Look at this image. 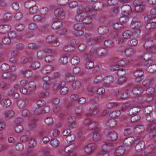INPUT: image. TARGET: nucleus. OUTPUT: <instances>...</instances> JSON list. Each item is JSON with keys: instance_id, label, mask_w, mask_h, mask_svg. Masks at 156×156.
Returning a JSON list of instances; mask_svg holds the SVG:
<instances>
[{"instance_id": "nucleus-62", "label": "nucleus", "mask_w": 156, "mask_h": 156, "mask_svg": "<svg viewBox=\"0 0 156 156\" xmlns=\"http://www.w3.org/2000/svg\"><path fill=\"white\" fill-rule=\"evenodd\" d=\"M15 131L18 133H21L23 130V126L21 125H16L15 127Z\"/></svg>"}, {"instance_id": "nucleus-31", "label": "nucleus", "mask_w": 156, "mask_h": 156, "mask_svg": "<svg viewBox=\"0 0 156 156\" xmlns=\"http://www.w3.org/2000/svg\"><path fill=\"white\" fill-rule=\"evenodd\" d=\"M153 83L152 79H146L142 82L143 86L146 88L149 87Z\"/></svg>"}, {"instance_id": "nucleus-35", "label": "nucleus", "mask_w": 156, "mask_h": 156, "mask_svg": "<svg viewBox=\"0 0 156 156\" xmlns=\"http://www.w3.org/2000/svg\"><path fill=\"white\" fill-rule=\"evenodd\" d=\"M50 143L51 145L54 147H58L60 144L59 141L55 138L51 139Z\"/></svg>"}, {"instance_id": "nucleus-14", "label": "nucleus", "mask_w": 156, "mask_h": 156, "mask_svg": "<svg viewBox=\"0 0 156 156\" xmlns=\"http://www.w3.org/2000/svg\"><path fill=\"white\" fill-rule=\"evenodd\" d=\"M98 33L101 35H104L107 34L109 31L108 27L102 26L99 27L97 29Z\"/></svg>"}, {"instance_id": "nucleus-33", "label": "nucleus", "mask_w": 156, "mask_h": 156, "mask_svg": "<svg viewBox=\"0 0 156 156\" xmlns=\"http://www.w3.org/2000/svg\"><path fill=\"white\" fill-rule=\"evenodd\" d=\"M143 90L141 87H134L132 90L133 93L136 95L140 94L143 92Z\"/></svg>"}, {"instance_id": "nucleus-61", "label": "nucleus", "mask_w": 156, "mask_h": 156, "mask_svg": "<svg viewBox=\"0 0 156 156\" xmlns=\"http://www.w3.org/2000/svg\"><path fill=\"white\" fill-rule=\"evenodd\" d=\"M48 26V25L46 24L40 27L38 29L39 32L43 33L47 32L48 29L47 27Z\"/></svg>"}, {"instance_id": "nucleus-51", "label": "nucleus", "mask_w": 156, "mask_h": 156, "mask_svg": "<svg viewBox=\"0 0 156 156\" xmlns=\"http://www.w3.org/2000/svg\"><path fill=\"white\" fill-rule=\"evenodd\" d=\"M40 66V63L38 62H33L30 67L34 70L39 68Z\"/></svg>"}, {"instance_id": "nucleus-41", "label": "nucleus", "mask_w": 156, "mask_h": 156, "mask_svg": "<svg viewBox=\"0 0 156 156\" xmlns=\"http://www.w3.org/2000/svg\"><path fill=\"white\" fill-rule=\"evenodd\" d=\"M80 61V58L77 56L73 57L71 60V62L73 65H76L79 64Z\"/></svg>"}, {"instance_id": "nucleus-50", "label": "nucleus", "mask_w": 156, "mask_h": 156, "mask_svg": "<svg viewBox=\"0 0 156 156\" xmlns=\"http://www.w3.org/2000/svg\"><path fill=\"white\" fill-rule=\"evenodd\" d=\"M92 21V18L90 16H84L83 22L85 24H89Z\"/></svg>"}, {"instance_id": "nucleus-12", "label": "nucleus", "mask_w": 156, "mask_h": 156, "mask_svg": "<svg viewBox=\"0 0 156 156\" xmlns=\"http://www.w3.org/2000/svg\"><path fill=\"white\" fill-rule=\"evenodd\" d=\"M8 37L11 39H16L17 40H20L22 39V36L20 34H17L15 31H11L8 34Z\"/></svg>"}, {"instance_id": "nucleus-21", "label": "nucleus", "mask_w": 156, "mask_h": 156, "mask_svg": "<svg viewBox=\"0 0 156 156\" xmlns=\"http://www.w3.org/2000/svg\"><path fill=\"white\" fill-rule=\"evenodd\" d=\"M117 124L116 120L114 119H109L106 122V125L109 127H113L115 126Z\"/></svg>"}, {"instance_id": "nucleus-49", "label": "nucleus", "mask_w": 156, "mask_h": 156, "mask_svg": "<svg viewBox=\"0 0 156 156\" xmlns=\"http://www.w3.org/2000/svg\"><path fill=\"white\" fill-rule=\"evenodd\" d=\"M125 54L128 57L133 55L134 54V50L131 48L126 49L125 51Z\"/></svg>"}, {"instance_id": "nucleus-27", "label": "nucleus", "mask_w": 156, "mask_h": 156, "mask_svg": "<svg viewBox=\"0 0 156 156\" xmlns=\"http://www.w3.org/2000/svg\"><path fill=\"white\" fill-rule=\"evenodd\" d=\"M144 130V126L139 125L135 127L134 129V132L136 134H140Z\"/></svg>"}, {"instance_id": "nucleus-53", "label": "nucleus", "mask_w": 156, "mask_h": 156, "mask_svg": "<svg viewBox=\"0 0 156 156\" xmlns=\"http://www.w3.org/2000/svg\"><path fill=\"white\" fill-rule=\"evenodd\" d=\"M46 56V54L44 50H40L37 53V57L40 59L44 58Z\"/></svg>"}, {"instance_id": "nucleus-46", "label": "nucleus", "mask_w": 156, "mask_h": 156, "mask_svg": "<svg viewBox=\"0 0 156 156\" xmlns=\"http://www.w3.org/2000/svg\"><path fill=\"white\" fill-rule=\"evenodd\" d=\"M75 138L76 137L75 135L73 133H71L69 135L66 136V140L67 142L70 143L74 141Z\"/></svg>"}, {"instance_id": "nucleus-56", "label": "nucleus", "mask_w": 156, "mask_h": 156, "mask_svg": "<svg viewBox=\"0 0 156 156\" xmlns=\"http://www.w3.org/2000/svg\"><path fill=\"white\" fill-rule=\"evenodd\" d=\"M113 27L115 30H119L123 28L124 26L123 24H122L121 23L118 22L113 24Z\"/></svg>"}, {"instance_id": "nucleus-48", "label": "nucleus", "mask_w": 156, "mask_h": 156, "mask_svg": "<svg viewBox=\"0 0 156 156\" xmlns=\"http://www.w3.org/2000/svg\"><path fill=\"white\" fill-rule=\"evenodd\" d=\"M98 125V123L96 121H93V120L91 122L88 126V128L90 130L93 129L97 126Z\"/></svg>"}, {"instance_id": "nucleus-23", "label": "nucleus", "mask_w": 156, "mask_h": 156, "mask_svg": "<svg viewBox=\"0 0 156 156\" xmlns=\"http://www.w3.org/2000/svg\"><path fill=\"white\" fill-rule=\"evenodd\" d=\"M26 99H20L17 102V105L20 109H23L26 107Z\"/></svg>"}, {"instance_id": "nucleus-16", "label": "nucleus", "mask_w": 156, "mask_h": 156, "mask_svg": "<svg viewBox=\"0 0 156 156\" xmlns=\"http://www.w3.org/2000/svg\"><path fill=\"white\" fill-rule=\"evenodd\" d=\"M135 139L133 137H129L126 138L123 141V144L125 145L131 146L134 142Z\"/></svg>"}, {"instance_id": "nucleus-11", "label": "nucleus", "mask_w": 156, "mask_h": 156, "mask_svg": "<svg viewBox=\"0 0 156 156\" xmlns=\"http://www.w3.org/2000/svg\"><path fill=\"white\" fill-rule=\"evenodd\" d=\"M21 73L25 77H30L33 75V71L30 69H27L25 68H23L20 71Z\"/></svg>"}, {"instance_id": "nucleus-55", "label": "nucleus", "mask_w": 156, "mask_h": 156, "mask_svg": "<svg viewBox=\"0 0 156 156\" xmlns=\"http://www.w3.org/2000/svg\"><path fill=\"white\" fill-rule=\"evenodd\" d=\"M104 80V78L101 75L97 76L94 80V83L95 84H98L101 83Z\"/></svg>"}, {"instance_id": "nucleus-60", "label": "nucleus", "mask_w": 156, "mask_h": 156, "mask_svg": "<svg viewBox=\"0 0 156 156\" xmlns=\"http://www.w3.org/2000/svg\"><path fill=\"white\" fill-rule=\"evenodd\" d=\"M51 71V68L49 66H46L44 67L41 70L42 72L44 74H46L50 73Z\"/></svg>"}, {"instance_id": "nucleus-4", "label": "nucleus", "mask_w": 156, "mask_h": 156, "mask_svg": "<svg viewBox=\"0 0 156 156\" xmlns=\"http://www.w3.org/2000/svg\"><path fill=\"white\" fill-rule=\"evenodd\" d=\"M54 14L58 19H63L65 17L66 13L62 8H58L54 12Z\"/></svg>"}, {"instance_id": "nucleus-6", "label": "nucleus", "mask_w": 156, "mask_h": 156, "mask_svg": "<svg viewBox=\"0 0 156 156\" xmlns=\"http://www.w3.org/2000/svg\"><path fill=\"white\" fill-rule=\"evenodd\" d=\"M133 5L136 11L137 12H142L144 10L145 6L142 3H140L137 0L133 1Z\"/></svg>"}, {"instance_id": "nucleus-26", "label": "nucleus", "mask_w": 156, "mask_h": 156, "mask_svg": "<svg viewBox=\"0 0 156 156\" xmlns=\"http://www.w3.org/2000/svg\"><path fill=\"white\" fill-rule=\"evenodd\" d=\"M65 80L68 82L73 81L75 79L74 76L69 73H66L65 74Z\"/></svg>"}, {"instance_id": "nucleus-34", "label": "nucleus", "mask_w": 156, "mask_h": 156, "mask_svg": "<svg viewBox=\"0 0 156 156\" xmlns=\"http://www.w3.org/2000/svg\"><path fill=\"white\" fill-rule=\"evenodd\" d=\"M132 35H133V33L129 30H127L122 33L123 38L126 39H130Z\"/></svg>"}, {"instance_id": "nucleus-1", "label": "nucleus", "mask_w": 156, "mask_h": 156, "mask_svg": "<svg viewBox=\"0 0 156 156\" xmlns=\"http://www.w3.org/2000/svg\"><path fill=\"white\" fill-rule=\"evenodd\" d=\"M46 41L51 46L57 47L59 45L60 42L58 41L54 34L48 35L46 38Z\"/></svg>"}, {"instance_id": "nucleus-42", "label": "nucleus", "mask_w": 156, "mask_h": 156, "mask_svg": "<svg viewBox=\"0 0 156 156\" xmlns=\"http://www.w3.org/2000/svg\"><path fill=\"white\" fill-rule=\"evenodd\" d=\"M36 4L34 0H28L25 2L24 5L26 8H30V7L35 5Z\"/></svg>"}, {"instance_id": "nucleus-44", "label": "nucleus", "mask_w": 156, "mask_h": 156, "mask_svg": "<svg viewBox=\"0 0 156 156\" xmlns=\"http://www.w3.org/2000/svg\"><path fill=\"white\" fill-rule=\"evenodd\" d=\"M119 13V8L114 7L112 8L111 10L110 13L111 16H116Z\"/></svg>"}, {"instance_id": "nucleus-30", "label": "nucleus", "mask_w": 156, "mask_h": 156, "mask_svg": "<svg viewBox=\"0 0 156 156\" xmlns=\"http://www.w3.org/2000/svg\"><path fill=\"white\" fill-rule=\"evenodd\" d=\"M145 27L150 31H152L156 28V24L149 22L147 23Z\"/></svg>"}, {"instance_id": "nucleus-59", "label": "nucleus", "mask_w": 156, "mask_h": 156, "mask_svg": "<svg viewBox=\"0 0 156 156\" xmlns=\"http://www.w3.org/2000/svg\"><path fill=\"white\" fill-rule=\"evenodd\" d=\"M81 85L80 82L78 80H76L72 83V86L73 89H77L80 88Z\"/></svg>"}, {"instance_id": "nucleus-22", "label": "nucleus", "mask_w": 156, "mask_h": 156, "mask_svg": "<svg viewBox=\"0 0 156 156\" xmlns=\"http://www.w3.org/2000/svg\"><path fill=\"white\" fill-rule=\"evenodd\" d=\"M84 11H85L86 12L90 15H93L95 14L94 7L88 5L84 9Z\"/></svg>"}, {"instance_id": "nucleus-43", "label": "nucleus", "mask_w": 156, "mask_h": 156, "mask_svg": "<svg viewBox=\"0 0 156 156\" xmlns=\"http://www.w3.org/2000/svg\"><path fill=\"white\" fill-rule=\"evenodd\" d=\"M14 114V112L12 110H6L4 112V115L6 118H11Z\"/></svg>"}, {"instance_id": "nucleus-2", "label": "nucleus", "mask_w": 156, "mask_h": 156, "mask_svg": "<svg viewBox=\"0 0 156 156\" xmlns=\"http://www.w3.org/2000/svg\"><path fill=\"white\" fill-rule=\"evenodd\" d=\"M98 108L97 103L94 102L91 104L89 105V109L91 113L89 114L88 115L90 116L96 115L98 112Z\"/></svg>"}, {"instance_id": "nucleus-40", "label": "nucleus", "mask_w": 156, "mask_h": 156, "mask_svg": "<svg viewBox=\"0 0 156 156\" xmlns=\"http://www.w3.org/2000/svg\"><path fill=\"white\" fill-rule=\"evenodd\" d=\"M107 52V51L105 48H99L97 49V55L99 56L105 55Z\"/></svg>"}, {"instance_id": "nucleus-58", "label": "nucleus", "mask_w": 156, "mask_h": 156, "mask_svg": "<svg viewBox=\"0 0 156 156\" xmlns=\"http://www.w3.org/2000/svg\"><path fill=\"white\" fill-rule=\"evenodd\" d=\"M33 20L35 21H40L43 22L45 20V18L42 17L40 15H37L34 16L33 18Z\"/></svg>"}, {"instance_id": "nucleus-20", "label": "nucleus", "mask_w": 156, "mask_h": 156, "mask_svg": "<svg viewBox=\"0 0 156 156\" xmlns=\"http://www.w3.org/2000/svg\"><path fill=\"white\" fill-rule=\"evenodd\" d=\"M108 7L107 5L102 3H97L94 6H93L94 11H95V10L101 11L104 8H106Z\"/></svg>"}, {"instance_id": "nucleus-37", "label": "nucleus", "mask_w": 156, "mask_h": 156, "mask_svg": "<svg viewBox=\"0 0 156 156\" xmlns=\"http://www.w3.org/2000/svg\"><path fill=\"white\" fill-rule=\"evenodd\" d=\"M156 147L153 144H151L148 146L145 149V152L147 154H150L153 152L154 153V151L155 150Z\"/></svg>"}, {"instance_id": "nucleus-15", "label": "nucleus", "mask_w": 156, "mask_h": 156, "mask_svg": "<svg viewBox=\"0 0 156 156\" xmlns=\"http://www.w3.org/2000/svg\"><path fill=\"white\" fill-rule=\"evenodd\" d=\"M108 136L110 140L113 141H115L118 138L117 133L114 131L109 132L108 133Z\"/></svg>"}, {"instance_id": "nucleus-63", "label": "nucleus", "mask_w": 156, "mask_h": 156, "mask_svg": "<svg viewBox=\"0 0 156 156\" xmlns=\"http://www.w3.org/2000/svg\"><path fill=\"white\" fill-rule=\"evenodd\" d=\"M147 130L150 133L149 136L150 135L151 133H153L156 131L155 128L154 127V126H153L151 123L147 127Z\"/></svg>"}, {"instance_id": "nucleus-13", "label": "nucleus", "mask_w": 156, "mask_h": 156, "mask_svg": "<svg viewBox=\"0 0 156 156\" xmlns=\"http://www.w3.org/2000/svg\"><path fill=\"white\" fill-rule=\"evenodd\" d=\"M34 55L31 54L28 57H23L21 58V62L23 64H26L32 62L34 58Z\"/></svg>"}, {"instance_id": "nucleus-32", "label": "nucleus", "mask_w": 156, "mask_h": 156, "mask_svg": "<svg viewBox=\"0 0 156 156\" xmlns=\"http://www.w3.org/2000/svg\"><path fill=\"white\" fill-rule=\"evenodd\" d=\"M152 57V52L149 51L145 52L142 56V59L144 61L151 59Z\"/></svg>"}, {"instance_id": "nucleus-17", "label": "nucleus", "mask_w": 156, "mask_h": 156, "mask_svg": "<svg viewBox=\"0 0 156 156\" xmlns=\"http://www.w3.org/2000/svg\"><path fill=\"white\" fill-rule=\"evenodd\" d=\"M10 27L7 25H2L0 26V33L6 34L10 30Z\"/></svg>"}, {"instance_id": "nucleus-3", "label": "nucleus", "mask_w": 156, "mask_h": 156, "mask_svg": "<svg viewBox=\"0 0 156 156\" xmlns=\"http://www.w3.org/2000/svg\"><path fill=\"white\" fill-rule=\"evenodd\" d=\"M74 29L76 31L74 34L77 36H81L83 34V29L84 28L81 23H76L74 25Z\"/></svg>"}, {"instance_id": "nucleus-7", "label": "nucleus", "mask_w": 156, "mask_h": 156, "mask_svg": "<svg viewBox=\"0 0 156 156\" xmlns=\"http://www.w3.org/2000/svg\"><path fill=\"white\" fill-rule=\"evenodd\" d=\"M53 23L51 25L52 28L55 29L58 28L63 26V23L59 20L57 18H55L52 19Z\"/></svg>"}, {"instance_id": "nucleus-18", "label": "nucleus", "mask_w": 156, "mask_h": 156, "mask_svg": "<svg viewBox=\"0 0 156 156\" xmlns=\"http://www.w3.org/2000/svg\"><path fill=\"white\" fill-rule=\"evenodd\" d=\"M76 119V118L74 116H70L68 118V121L70 127L74 128L76 126V124L75 122Z\"/></svg>"}, {"instance_id": "nucleus-5", "label": "nucleus", "mask_w": 156, "mask_h": 156, "mask_svg": "<svg viewBox=\"0 0 156 156\" xmlns=\"http://www.w3.org/2000/svg\"><path fill=\"white\" fill-rule=\"evenodd\" d=\"M85 58L86 59V63L85 64V68L88 69H91L94 66L93 62L91 60L92 58L90 55H86L85 56Z\"/></svg>"}, {"instance_id": "nucleus-9", "label": "nucleus", "mask_w": 156, "mask_h": 156, "mask_svg": "<svg viewBox=\"0 0 156 156\" xmlns=\"http://www.w3.org/2000/svg\"><path fill=\"white\" fill-rule=\"evenodd\" d=\"M122 15H128L132 12L131 7L129 5H125L121 7Z\"/></svg>"}, {"instance_id": "nucleus-8", "label": "nucleus", "mask_w": 156, "mask_h": 156, "mask_svg": "<svg viewBox=\"0 0 156 156\" xmlns=\"http://www.w3.org/2000/svg\"><path fill=\"white\" fill-rule=\"evenodd\" d=\"M96 148V145L94 144L90 143L85 147L84 150L86 153L90 154L94 152Z\"/></svg>"}, {"instance_id": "nucleus-28", "label": "nucleus", "mask_w": 156, "mask_h": 156, "mask_svg": "<svg viewBox=\"0 0 156 156\" xmlns=\"http://www.w3.org/2000/svg\"><path fill=\"white\" fill-rule=\"evenodd\" d=\"M153 108L152 106H149L146 107L143 110V112L146 115L153 113Z\"/></svg>"}, {"instance_id": "nucleus-39", "label": "nucleus", "mask_w": 156, "mask_h": 156, "mask_svg": "<svg viewBox=\"0 0 156 156\" xmlns=\"http://www.w3.org/2000/svg\"><path fill=\"white\" fill-rule=\"evenodd\" d=\"M114 80L113 77L112 76H108L104 80V83L107 85H109L113 83Z\"/></svg>"}, {"instance_id": "nucleus-10", "label": "nucleus", "mask_w": 156, "mask_h": 156, "mask_svg": "<svg viewBox=\"0 0 156 156\" xmlns=\"http://www.w3.org/2000/svg\"><path fill=\"white\" fill-rule=\"evenodd\" d=\"M4 79H9L12 80H14L16 78V76L12 74L10 72H6L4 73L2 75Z\"/></svg>"}, {"instance_id": "nucleus-25", "label": "nucleus", "mask_w": 156, "mask_h": 156, "mask_svg": "<svg viewBox=\"0 0 156 156\" xmlns=\"http://www.w3.org/2000/svg\"><path fill=\"white\" fill-rule=\"evenodd\" d=\"M0 102L1 104L6 108L10 106L11 104V100L9 98L2 99Z\"/></svg>"}, {"instance_id": "nucleus-36", "label": "nucleus", "mask_w": 156, "mask_h": 156, "mask_svg": "<svg viewBox=\"0 0 156 156\" xmlns=\"http://www.w3.org/2000/svg\"><path fill=\"white\" fill-rule=\"evenodd\" d=\"M28 90L30 92L34 91L36 89V85L35 83L31 81L28 84Z\"/></svg>"}, {"instance_id": "nucleus-52", "label": "nucleus", "mask_w": 156, "mask_h": 156, "mask_svg": "<svg viewBox=\"0 0 156 156\" xmlns=\"http://www.w3.org/2000/svg\"><path fill=\"white\" fill-rule=\"evenodd\" d=\"M38 11V8L36 6V4L34 6H33L29 9V11L30 13L31 14H34L36 13Z\"/></svg>"}, {"instance_id": "nucleus-57", "label": "nucleus", "mask_w": 156, "mask_h": 156, "mask_svg": "<svg viewBox=\"0 0 156 156\" xmlns=\"http://www.w3.org/2000/svg\"><path fill=\"white\" fill-rule=\"evenodd\" d=\"M146 120L149 122H153L154 119V116L153 113L145 115Z\"/></svg>"}, {"instance_id": "nucleus-19", "label": "nucleus", "mask_w": 156, "mask_h": 156, "mask_svg": "<svg viewBox=\"0 0 156 156\" xmlns=\"http://www.w3.org/2000/svg\"><path fill=\"white\" fill-rule=\"evenodd\" d=\"M125 152L124 147L121 146L117 148L115 150L114 154L116 156H121Z\"/></svg>"}, {"instance_id": "nucleus-29", "label": "nucleus", "mask_w": 156, "mask_h": 156, "mask_svg": "<svg viewBox=\"0 0 156 156\" xmlns=\"http://www.w3.org/2000/svg\"><path fill=\"white\" fill-rule=\"evenodd\" d=\"M133 74L136 77H141L144 75V72L142 69H137L134 71Z\"/></svg>"}, {"instance_id": "nucleus-45", "label": "nucleus", "mask_w": 156, "mask_h": 156, "mask_svg": "<svg viewBox=\"0 0 156 156\" xmlns=\"http://www.w3.org/2000/svg\"><path fill=\"white\" fill-rule=\"evenodd\" d=\"M104 44L105 47L108 48H111L114 45V42L110 39L105 41L104 42Z\"/></svg>"}, {"instance_id": "nucleus-47", "label": "nucleus", "mask_w": 156, "mask_h": 156, "mask_svg": "<svg viewBox=\"0 0 156 156\" xmlns=\"http://www.w3.org/2000/svg\"><path fill=\"white\" fill-rule=\"evenodd\" d=\"M153 44L152 41L149 40L146 41L144 44L143 46L145 48H147V50H148L152 47Z\"/></svg>"}, {"instance_id": "nucleus-38", "label": "nucleus", "mask_w": 156, "mask_h": 156, "mask_svg": "<svg viewBox=\"0 0 156 156\" xmlns=\"http://www.w3.org/2000/svg\"><path fill=\"white\" fill-rule=\"evenodd\" d=\"M139 111V108L138 107L131 108L128 111L129 114L130 115H133L137 113Z\"/></svg>"}, {"instance_id": "nucleus-54", "label": "nucleus", "mask_w": 156, "mask_h": 156, "mask_svg": "<svg viewBox=\"0 0 156 156\" xmlns=\"http://www.w3.org/2000/svg\"><path fill=\"white\" fill-rule=\"evenodd\" d=\"M129 20V17L128 15H123L119 19V21L122 24L125 23Z\"/></svg>"}, {"instance_id": "nucleus-64", "label": "nucleus", "mask_w": 156, "mask_h": 156, "mask_svg": "<svg viewBox=\"0 0 156 156\" xmlns=\"http://www.w3.org/2000/svg\"><path fill=\"white\" fill-rule=\"evenodd\" d=\"M101 136L99 133H94L93 136V139L94 141H98L100 140Z\"/></svg>"}, {"instance_id": "nucleus-24", "label": "nucleus", "mask_w": 156, "mask_h": 156, "mask_svg": "<svg viewBox=\"0 0 156 156\" xmlns=\"http://www.w3.org/2000/svg\"><path fill=\"white\" fill-rule=\"evenodd\" d=\"M130 62V61L126 59L121 60L119 61V62L117 61L118 65L120 67H125L127 65L129 64Z\"/></svg>"}]
</instances>
